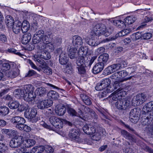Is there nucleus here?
Returning a JSON list of instances; mask_svg holds the SVG:
<instances>
[{"label":"nucleus","mask_w":153,"mask_h":153,"mask_svg":"<svg viewBox=\"0 0 153 153\" xmlns=\"http://www.w3.org/2000/svg\"><path fill=\"white\" fill-rule=\"evenodd\" d=\"M88 47L86 46L81 47L79 50L78 56H86L88 52Z\"/></svg>","instance_id":"35"},{"label":"nucleus","mask_w":153,"mask_h":153,"mask_svg":"<svg viewBox=\"0 0 153 153\" xmlns=\"http://www.w3.org/2000/svg\"><path fill=\"white\" fill-rule=\"evenodd\" d=\"M49 38L47 34H44V31L42 30L36 31L33 37V44H37L36 46L37 50H42L45 48V42L48 43Z\"/></svg>","instance_id":"1"},{"label":"nucleus","mask_w":153,"mask_h":153,"mask_svg":"<svg viewBox=\"0 0 153 153\" xmlns=\"http://www.w3.org/2000/svg\"><path fill=\"white\" fill-rule=\"evenodd\" d=\"M7 51L8 52L10 53L16 54L22 58H23L22 56H24V55L23 54L21 53H20L17 50L14 48H10V49H8L7 50Z\"/></svg>","instance_id":"51"},{"label":"nucleus","mask_w":153,"mask_h":153,"mask_svg":"<svg viewBox=\"0 0 153 153\" xmlns=\"http://www.w3.org/2000/svg\"><path fill=\"white\" fill-rule=\"evenodd\" d=\"M131 31V30L129 28L123 30L117 34L115 36L110 37L109 38H106L104 39L103 40V42H105L110 41L114 40L118 37L122 36L127 35Z\"/></svg>","instance_id":"11"},{"label":"nucleus","mask_w":153,"mask_h":153,"mask_svg":"<svg viewBox=\"0 0 153 153\" xmlns=\"http://www.w3.org/2000/svg\"><path fill=\"white\" fill-rule=\"evenodd\" d=\"M5 21L7 26L9 28H11L15 23L13 18L10 15L6 17Z\"/></svg>","instance_id":"33"},{"label":"nucleus","mask_w":153,"mask_h":153,"mask_svg":"<svg viewBox=\"0 0 153 153\" xmlns=\"http://www.w3.org/2000/svg\"><path fill=\"white\" fill-rule=\"evenodd\" d=\"M24 143L25 147L29 148L34 145L36 143V141L33 139H28L25 140Z\"/></svg>","instance_id":"40"},{"label":"nucleus","mask_w":153,"mask_h":153,"mask_svg":"<svg viewBox=\"0 0 153 153\" xmlns=\"http://www.w3.org/2000/svg\"><path fill=\"white\" fill-rule=\"evenodd\" d=\"M104 65L103 64L99 62L96 63L94 66L92 71L94 74H98L101 72L103 69Z\"/></svg>","instance_id":"23"},{"label":"nucleus","mask_w":153,"mask_h":153,"mask_svg":"<svg viewBox=\"0 0 153 153\" xmlns=\"http://www.w3.org/2000/svg\"><path fill=\"white\" fill-rule=\"evenodd\" d=\"M9 112V108L6 106L0 107V114L2 115H5Z\"/></svg>","instance_id":"47"},{"label":"nucleus","mask_w":153,"mask_h":153,"mask_svg":"<svg viewBox=\"0 0 153 153\" xmlns=\"http://www.w3.org/2000/svg\"><path fill=\"white\" fill-rule=\"evenodd\" d=\"M49 119L51 123L56 128H60L62 127V119L55 116H51Z\"/></svg>","instance_id":"12"},{"label":"nucleus","mask_w":153,"mask_h":153,"mask_svg":"<svg viewBox=\"0 0 153 153\" xmlns=\"http://www.w3.org/2000/svg\"><path fill=\"white\" fill-rule=\"evenodd\" d=\"M143 116L142 117V120L143 121H146L147 123H145V124H149L151 122H152L153 120V112L149 113L148 112H143Z\"/></svg>","instance_id":"17"},{"label":"nucleus","mask_w":153,"mask_h":153,"mask_svg":"<svg viewBox=\"0 0 153 153\" xmlns=\"http://www.w3.org/2000/svg\"><path fill=\"white\" fill-rule=\"evenodd\" d=\"M120 78H123L127 76L128 74L125 70H123L118 71Z\"/></svg>","instance_id":"58"},{"label":"nucleus","mask_w":153,"mask_h":153,"mask_svg":"<svg viewBox=\"0 0 153 153\" xmlns=\"http://www.w3.org/2000/svg\"><path fill=\"white\" fill-rule=\"evenodd\" d=\"M130 104V102L127 99L123 98L121 99L116 102L115 105L117 108L121 110H125Z\"/></svg>","instance_id":"9"},{"label":"nucleus","mask_w":153,"mask_h":153,"mask_svg":"<svg viewBox=\"0 0 153 153\" xmlns=\"http://www.w3.org/2000/svg\"><path fill=\"white\" fill-rule=\"evenodd\" d=\"M72 42L74 46L76 48L81 45L83 44L82 38L78 35H75L73 36Z\"/></svg>","instance_id":"16"},{"label":"nucleus","mask_w":153,"mask_h":153,"mask_svg":"<svg viewBox=\"0 0 153 153\" xmlns=\"http://www.w3.org/2000/svg\"><path fill=\"white\" fill-rule=\"evenodd\" d=\"M111 80L108 78L102 80L100 83L98 84L96 87V90H102L106 88V91L107 93H111L114 91L120 86L118 83L115 82L113 85H110Z\"/></svg>","instance_id":"2"},{"label":"nucleus","mask_w":153,"mask_h":153,"mask_svg":"<svg viewBox=\"0 0 153 153\" xmlns=\"http://www.w3.org/2000/svg\"><path fill=\"white\" fill-rule=\"evenodd\" d=\"M148 96L144 93L140 94L133 98L132 103L134 106H138L145 102L148 99Z\"/></svg>","instance_id":"5"},{"label":"nucleus","mask_w":153,"mask_h":153,"mask_svg":"<svg viewBox=\"0 0 153 153\" xmlns=\"http://www.w3.org/2000/svg\"><path fill=\"white\" fill-rule=\"evenodd\" d=\"M24 141L22 137L18 136L15 137L10 140V146L13 148L18 147L21 145Z\"/></svg>","instance_id":"8"},{"label":"nucleus","mask_w":153,"mask_h":153,"mask_svg":"<svg viewBox=\"0 0 153 153\" xmlns=\"http://www.w3.org/2000/svg\"><path fill=\"white\" fill-rule=\"evenodd\" d=\"M90 34L94 37L103 35L108 36L110 35V33L108 31L105 25L102 24H98L92 27Z\"/></svg>","instance_id":"3"},{"label":"nucleus","mask_w":153,"mask_h":153,"mask_svg":"<svg viewBox=\"0 0 153 153\" xmlns=\"http://www.w3.org/2000/svg\"><path fill=\"white\" fill-rule=\"evenodd\" d=\"M11 121L13 123H16L17 124L25 123V120L24 118L19 116L13 117Z\"/></svg>","instance_id":"31"},{"label":"nucleus","mask_w":153,"mask_h":153,"mask_svg":"<svg viewBox=\"0 0 153 153\" xmlns=\"http://www.w3.org/2000/svg\"><path fill=\"white\" fill-rule=\"evenodd\" d=\"M43 70L44 73H46L48 75H50L52 74L51 69L48 66L44 68Z\"/></svg>","instance_id":"60"},{"label":"nucleus","mask_w":153,"mask_h":153,"mask_svg":"<svg viewBox=\"0 0 153 153\" xmlns=\"http://www.w3.org/2000/svg\"><path fill=\"white\" fill-rule=\"evenodd\" d=\"M139 112L136 108L132 109L129 114V119L130 121L134 123H137L139 119Z\"/></svg>","instance_id":"15"},{"label":"nucleus","mask_w":153,"mask_h":153,"mask_svg":"<svg viewBox=\"0 0 153 153\" xmlns=\"http://www.w3.org/2000/svg\"><path fill=\"white\" fill-rule=\"evenodd\" d=\"M81 98L85 104L87 105H90L92 103L91 101L90 98L85 94H80Z\"/></svg>","instance_id":"34"},{"label":"nucleus","mask_w":153,"mask_h":153,"mask_svg":"<svg viewBox=\"0 0 153 153\" xmlns=\"http://www.w3.org/2000/svg\"><path fill=\"white\" fill-rule=\"evenodd\" d=\"M86 42L88 45L92 46H95L99 44L98 43L96 42L95 39H90L89 40L88 39H87Z\"/></svg>","instance_id":"49"},{"label":"nucleus","mask_w":153,"mask_h":153,"mask_svg":"<svg viewBox=\"0 0 153 153\" xmlns=\"http://www.w3.org/2000/svg\"><path fill=\"white\" fill-rule=\"evenodd\" d=\"M153 110V101L150 102L144 105L142 109V111L146 112Z\"/></svg>","instance_id":"29"},{"label":"nucleus","mask_w":153,"mask_h":153,"mask_svg":"<svg viewBox=\"0 0 153 153\" xmlns=\"http://www.w3.org/2000/svg\"><path fill=\"white\" fill-rule=\"evenodd\" d=\"M10 65L9 63H4L2 64L1 69L3 71H5L10 69Z\"/></svg>","instance_id":"54"},{"label":"nucleus","mask_w":153,"mask_h":153,"mask_svg":"<svg viewBox=\"0 0 153 153\" xmlns=\"http://www.w3.org/2000/svg\"><path fill=\"white\" fill-rule=\"evenodd\" d=\"M142 35L139 32L134 33L132 34L131 38L133 40H138L141 38Z\"/></svg>","instance_id":"52"},{"label":"nucleus","mask_w":153,"mask_h":153,"mask_svg":"<svg viewBox=\"0 0 153 153\" xmlns=\"http://www.w3.org/2000/svg\"><path fill=\"white\" fill-rule=\"evenodd\" d=\"M19 105L18 102L15 101L10 102L8 104V106L11 109H15L18 108Z\"/></svg>","instance_id":"45"},{"label":"nucleus","mask_w":153,"mask_h":153,"mask_svg":"<svg viewBox=\"0 0 153 153\" xmlns=\"http://www.w3.org/2000/svg\"><path fill=\"white\" fill-rule=\"evenodd\" d=\"M67 111L68 114L72 116H78L79 115L78 114V113L74 109L71 108H68L67 109Z\"/></svg>","instance_id":"50"},{"label":"nucleus","mask_w":153,"mask_h":153,"mask_svg":"<svg viewBox=\"0 0 153 153\" xmlns=\"http://www.w3.org/2000/svg\"><path fill=\"white\" fill-rule=\"evenodd\" d=\"M109 55L106 53H103L100 55L98 58L99 62L103 64V65H106L108 60Z\"/></svg>","instance_id":"26"},{"label":"nucleus","mask_w":153,"mask_h":153,"mask_svg":"<svg viewBox=\"0 0 153 153\" xmlns=\"http://www.w3.org/2000/svg\"><path fill=\"white\" fill-rule=\"evenodd\" d=\"M121 135L126 139L129 140L130 141L135 142L136 139L131 134L124 130H122L121 131Z\"/></svg>","instance_id":"21"},{"label":"nucleus","mask_w":153,"mask_h":153,"mask_svg":"<svg viewBox=\"0 0 153 153\" xmlns=\"http://www.w3.org/2000/svg\"><path fill=\"white\" fill-rule=\"evenodd\" d=\"M34 89L33 86L31 85H25L23 88V91L25 92V93L34 92Z\"/></svg>","instance_id":"41"},{"label":"nucleus","mask_w":153,"mask_h":153,"mask_svg":"<svg viewBox=\"0 0 153 153\" xmlns=\"http://www.w3.org/2000/svg\"><path fill=\"white\" fill-rule=\"evenodd\" d=\"M37 111L35 109H27L24 113L25 117L30 120V121L32 123H36L37 119L36 117Z\"/></svg>","instance_id":"6"},{"label":"nucleus","mask_w":153,"mask_h":153,"mask_svg":"<svg viewBox=\"0 0 153 153\" xmlns=\"http://www.w3.org/2000/svg\"><path fill=\"white\" fill-rule=\"evenodd\" d=\"M0 151L5 153L9 152L8 147L5 144L1 143H0Z\"/></svg>","instance_id":"53"},{"label":"nucleus","mask_w":153,"mask_h":153,"mask_svg":"<svg viewBox=\"0 0 153 153\" xmlns=\"http://www.w3.org/2000/svg\"><path fill=\"white\" fill-rule=\"evenodd\" d=\"M33 58L35 61L37 62L40 64L39 67L42 68L43 70L48 66L44 60L39 57L38 55H34Z\"/></svg>","instance_id":"22"},{"label":"nucleus","mask_w":153,"mask_h":153,"mask_svg":"<svg viewBox=\"0 0 153 153\" xmlns=\"http://www.w3.org/2000/svg\"><path fill=\"white\" fill-rule=\"evenodd\" d=\"M31 37L30 33H25L23 35L21 38L22 42L24 44H27L31 40Z\"/></svg>","instance_id":"30"},{"label":"nucleus","mask_w":153,"mask_h":153,"mask_svg":"<svg viewBox=\"0 0 153 153\" xmlns=\"http://www.w3.org/2000/svg\"><path fill=\"white\" fill-rule=\"evenodd\" d=\"M87 114L90 115L91 117L95 119H97V116L95 112L91 109L90 108L88 111V113Z\"/></svg>","instance_id":"61"},{"label":"nucleus","mask_w":153,"mask_h":153,"mask_svg":"<svg viewBox=\"0 0 153 153\" xmlns=\"http://www.w3.org/2000/svg\"><path fill=\"white\" fill-rule=\"evenodd\" d=\"M118 63V64H119L121 66V69L122 67H125L127 65V63L126 61L125 60L119 59L117 60Z\"/></svg>","instance_id":"56"},{"label":"nucleus","mask_w":153,"mask_h":153,"mask_svg":"<svg viewBox=\"0 0 153 153\" xmlns=\"http://www.w3.org/2000/svg\"><path fill=\"white\" fill-rule=\"evenodd\" d=\"M78 114L79 116L81 117V116H82L83 113H88V111L90 109L88 107L82 105L79 103L78 105Z\"/></svg>","instance_id":"20"},{"label":"nucleus","mask_w":153,"mask_h":153,"mask_svg":"<svg viewBox=\"0 0 153 153\" xmlns=\"http://www.w3.org/2000/svg\"><path fill=\"white\" fill-rule=\"evenodd\" d=\"M45 150L48 153H52L53 152V149L52 147L48 145L45 146Z\"/></svg>","instance_id":"64"},{"label":"nucleus","mask_w":153,"mask_h":153,"mask_svg":"<svg viewBox=\"0 0 153 153\" xmlns=\"http://www.w3.org/2000/svg\"><path fill=\"white\" fill-rule=\"evenodd\" d=\"M47 95L50 98H51L53 99H56L58 97L57 93L53 90H51L48 93Z\"/></svg>","instance_id":"44"},{"label":"nucleus","mask_w":153,"mask_h":153,"mask_svg":"<svg viewBox=\"0 0 153 153\" xmlns=\"http://www.w3.org/2000/svg\"><path fill=\"white\" fill-rule=\"evenodd\" d=\"M121 69V66L119 64H114L108 67L105 70L108 75L111 74L114 72Z\"/></svg>","instance_id":"14"},{"label":"nucleus","mask_w":153,"mask_h":153,"mask_svg":"<svg viewBox=\"0 0 153 153\" xmlns=\"http://www.w3.org/2000/svg\"><path fill=\"white\" fill-rule=\"evenodd\" d=\"M23 96L24 99L25 101L33 103L34 102L36 95L34 92H30V93H24Z\"/></svg>","instance_id":"18"},{"label":"nucleus","mask_w":153,"mask_h":153,"mask_svg":"<svg viewBox=\"0 0 153 153\" xmlns=\"http://www.w3.org/2000/svg\"><path fill=\"white\" fill-rule=\"evenodd\" d=\"M77 49L75 48H71L69 50L68 55L71 59H74L76 57L77 54Z\"/></svg>","instance_id":"36"},{"label":"nucleus","mask_w":153,"mask_h":153,"mask_svg":"<svg viewBox=\"0 0 153 153\" xmlns=\"http://www.w3.org/2000/svg\"><path fill=\"white\" fill-rule=\"evenodd\" d=\"M19 74V70L17 68H15L9 73V76L13 78L17 76Z\"/></svg>","instance_id":"42"},{"label":"nucleus","mask_w":153,"mask_h":153,"mask_svg":"<svg viewBox=\"0 0 153 153\" xmlns=\"http://www.w3.org/2000/svg\"><path fill=\"white\" fill-rule=\"evenodd\" d=\"M44 102L46 108L50 107L53 104V101L51 100L46 99L44 100Z\"/></svg>","instance_id":"63"},{"label":"nucleus","mask_w":153,"mask_h":153,"mask_svg":"<svg viewBox=\"0 0 153 153\" xmlns=\"http://www.w3.org/2000/svg\"><path fill=\"white\" fill-rule=\"evenodd\" d=\"M79 132L77 130L72 129L69 132V136L72 139V140L79 143H81L82 142L83 140L79 137Z\"/></svg>","instance_id":"13"},{"label":"nucleus","mask_w":153,"mask_h":153,"mask_svg":"<svg viewBox=\"0 0 153 153\" xmlns=\"http://www.w3.org/2000/svg\"><path fill=\"white\" fill-rule=\"evenodd\" d=\"M102 132L101 131L100 132H96L94 133L91 137L92 139L94 140H98L102 136H105L106 133L104 129H102Z\"/></svg>","instance_id":"25"},{"label":"nucleus","mask_w":153,"mask_h":153,"mask_svg":"<svg viewBox=\"0 0 153 153\" xmlns=\"http://www.w3.org/2000/svg\"><path fill=\"white\" fill-rule=\"evenodd\" d=\"M24 92L23 91V89H16L14 92V93L16 95H20V96H23Z\"/></svg>","instance_id":"55"},{"label":"nucleus","mask_w":153,"mask_h":153,"mask_svg":"<svg viewBox=\"0 0 153 153\" xmlns=\"http://www.w3.org/2000/svg\"><path fill=\"white\" fill-rule=\"evenodd\" d=\"M22 23L19 21H16L12 26L13 32L17 34L20 31Z\"/></svg>","instance_id":"27"},{"label":"nucleus","mask_w":153,"mask_h":153,"mask_svg":"<svg viewBox=\"0 0 153 153\" xmlns=\"http://www.w3.org/2000/svg\"><path fill=\"white\" fill-rule=\"evenodd\" d=\"M49 41L48 43L45 42L46 44V47L43 50H39L40 51H42L43 50H45L46 51H53L54 49V45L52 44H48L49 43Z\"/></svg>","instance_id":"48"},{"label":"nucleus","mask_w":153,"mask_h":153,"mask_svg":"<svg viewBox=\"0 0 153 153\" xmlns=\"http://www.w3.org/2000/svg\"><path fill=\"white\" fill-rule=\"evenodd\" d=\"M1 132L3 134H6L9 137H15L18 134L17 132L15 130L3 129L1 130Z\"/></svg>","instance_id":"24"},{"label":"nucleus","mask_w":153,"mask_h":153,"mask_svg":"<svg viewBox=\"0 0 153 153\" xmlns=\"http://www.w3.org/2000/svg\"><path fill=\"white\" fill-rule=\"evenodd\" d=\"M79 67H78V72L79 74H83L85 72V67L87 66H84L83 65H79Z\"/></svg>","instance_id":"57"},{"label":"nucleus","mask_w":153,"mask_h":153,"mask_svg":"<svg viewBox=\"0 0 153 153\" xmlns=\"http://www.w3.org/2000/svg\"><path fill=\"white\" fill-rule=\"evenodd\" d=\"M57 51L59 55V60L60 64L63 65H66L68 61V59L65 52L63 51L62 49L60 48L57 49Z\"/></svg>","instance_id":"10"},{"label":"nucleus","mask_w":153,"mask_h":153,"mask_svg":"<svg viewBox=\"0 0 153 153\" xmlns=\"http://www.w3.org/2000/svg\"><path fill=\"white\" fill-rule=\"evenodd\" d=\"M96 56L92 57L88 60L86 56H78V59L76 61L78 65H83L84 66H88L90 67L92 64L97 59Z\"/></svg>","instance_id":"4"},{"label":"nucleus","mask_w":153,"mask_h":153,"mask_svg":"<svg viewBox=\"0 0 153 153\" xmlns=\"http://www.w3.org/2000/svg\"><path fill=\"white\" fill-rule=\"evenodd\" d=\"M114 92L117 93L120 98L123 96H124L126 95V92L124 91L123 88H118Z\"/></svg>","instance_id":"46"},{"label":"nucleus","mask_w":153,"mask_h":153,"mask_svg":"<svg viewBox=\"0 0 153 153\" xmlns=\"http://www.w3.org/2000/svg\"><path fill=\"white\" fill-rule=\"evenodd\" d=\"M152 36V34L150 33H146L143 34L142 38L144 39H150Z\"/></svg>","instance_id":"59"},{"label":"nucleus","mask_w":153,"mask_h":153,"mask_svg":"<svg viewBox=\"0 0 153 153\" xmlns=\"http://www.w3.org/2000/svg\"><path fill=\"white\" fill-rule=\"evenodd\" d=\"M26 150L25 148L21 147L14 150L13 153H24L26 152Z\"/></svg>","instance_id":"62"},{"label":"nucleus","mask_w":153,"mask_h":153,"mask_svg":"<svg viewBox=\"0 0 153 153\" xmlns=\"http://www.w3.org/2000/svg\"><path fill=\"white\" fill-rule=\"evenodd\" d=\"M45 150V147L43 146H38L33 147L32 151L34 153H42Z\"/></svg>","instance_id":"39"},{"label":"nucleus","mask_w":153,"mask_h":153,"mask_svg":"<svg viewBox=\"0 0 153 153\" xmlns=\"http://www.w3.org/2000/svg\"><path fill=\"white\" fill-rule=\"evenodd\" d=\"M136 17L133 16L127 17L125 19V23L128 25L134 23L136 20Z\"/></svg>","instance_id":"43"},{"label":"nucleus","mask_w":153,"mask_h":153,"mask_svg":"<svg viewBox=\"0 0 153 153\" xmlns=\"http://www.w3.org/2000/svg\"><path fill=\"white\" fill-rule=\"evenodd\" d=\"M30 25L29 23L27 21L25 20L22 23L21 30L23 33H26L29 29Z\"/></svg>","instance_id":"32"},{"label":"nucleus","mask_w":153,"mask_h":153,"mask_svg":"<svg viewBox=\"0 0 153 153\" xmlns=\"http://www.w3.org/2000/svg\"><path fill=\"white\" fill-rule=\"evenodd\" d=\"M38 55L39 57L41 59H43L46 60L49 59H50L51 56L49 52L46 50L42 51H40L38 50V51L35 55Z\"/></svg>","instance_id":"19"},{"label":"nucleus","mask_w":153,"mask_h":153,"mask_svg":"<svg viewBox=\"0 0 153 153\" xmlns=\"http://www.w3.org/2000/svg\"><path fill=\"white\" fill-rule=\"evenodd\" d=\"M113 23L114 25L118 28H122L126 26L125 24L121 20H114Z\"/></svg>","instance_id":"37"},{"label":"nucleus","mask_w":153,"mask_h":153,"mask_svg":"<svg viewBox=\"0 0 153 153\" xmlns=\"http://www.w3.org/2000/svg\"><path fill=\"white\" fill-rule=\"evenodd\" d=\"M66 111L65 107L62 105L57 106L55 109V112L56 114L59 116L63 115Z\"/></svg>","instance_id":"28"},{"label":"nucleus","mask_w":153,"mask_h":153,"mask_svg":"<svg viewBox=\"0 0 153 153\" xmlns=\"http://www.w3.org/2000/svg\"><path fill=\"white\" fill-rule=\"evenodd\" d=\"M37 94L40 97H43L46 94L47 90L44 87H39L37 88L36 90Z\"/></svg>","instance_id":"38"},{"label":"nucleus","mask_w":153,"mask_h":153,"mask_svg":"<svg viewBox=\"0 0 153 153\" xmlns=\"http://www.w3.org/2000/svg\"><path fill=\"white\" fill-rule=\"evenodd\" d=\"M97 126L96 123H92L90 125L86 124L82 128L83 131L88 134L93 135L96 131V127Z\"/></svg>","instance_id":"7"}]
</instances>
